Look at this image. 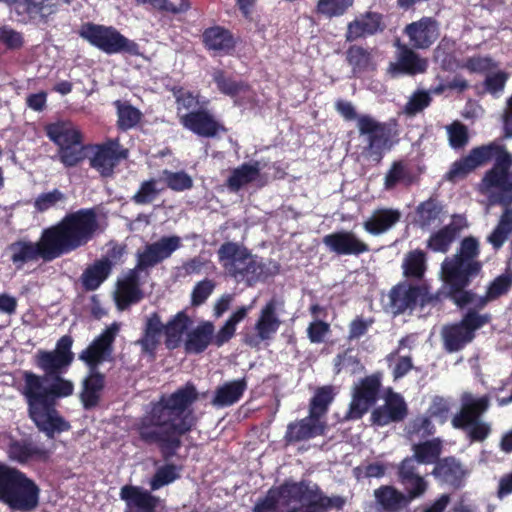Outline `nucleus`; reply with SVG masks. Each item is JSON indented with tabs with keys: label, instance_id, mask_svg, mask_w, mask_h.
<instances>
[{
	"label": "nucleus",
	"instance_id": "nucleus-1",
	"mask_svg": "<svg viewBox=\"0 0 512 512\" xmlns=\"http://www.w3.org/2000/svg\"><path fill=\"white\" fill-rule=\"evenodd\" d=\"M72 345V336L63 335L53 350L39 349L35 353L33 362L42 375L31 370L21 373L22 383L18 390L27 405L28 416L48 438L71 429V424L56 407L59 399L74 393V383L63 377L74 361Z\"/></svg>",
	"mask_w": 512,
	"mask_h": 512
},
{
	"label": "nucleus",
	"instance_id": "nucleus-2",
	"mask_svg": "<svg viewBox=\"0 0 512 512\" xmlns=\"http://www.w3.org/2000/svg\"><path fill=\"white\" fill-rule=\"evenodd\" d=\"M198 392L192 382L151 404V409L134 426L139 440L146 446L158 448L164 461L171 460L182 447V439L197 424L190 407L197 401Z\"/></svg>",
	"mask_w": 512,
	"mask_h": 512
},
{
	"label": "nucleus",
	"instance_id": "nucleus-3",
	"mask_svg": "<svg viewBox=\"0 0 512 512\" xmlns=\"http://www.w3.org/2000/svg\"><path fill=\"white\" fill-rule=\"evenodd\" d=\"M494 160L493 166L488 169L479 184L481 193L498 189L501 193L497 202L501 205L512 204V170H510V152L506 146L498 141L472 148L469 153L455 161L446 174V179L455 181L465 178L476 168L486 165Z\"/></svg>",
	"mask_w": 512,
	"mask_h": 512
},
{
	"label": "nucleus",
	"instance_id": "nucleus-4",
	"mask_svg": "<svg viewBox=\"0 0 512 512\" xmlns=\"http://www.w3.org/2000/svg\"><path fill=\"white\" fill-rule=\"evenodd\" d=\"M45 230L59 258L86 246L99 234L97 210L92 207L68 212Z\"/></svg>",
	"mask_w": 512,
	"mask_h": 512
},
{
	"label": "nucleus",
	"instance_id": "nucleus-5",
	"mask_svg": "<svg viewBox=\"0 0 512 512\" xmlns=\"http://www.w3.org/2000/svg\"><path fill=\"white\" fill-rule=\"evenodd\" d=\"M181 245L179 236H163L158 241L147 244L143 251H138L135 268L130 269L124 279L118 282L119 302L130 305L141 301L143 292L140 288L139 272L169 258Z\"/></svg>",
	"mask_w": 512,
	"mask_h": 512
},
{
	"label": "nucleus",
	"instance_id": "nucleus-6",
	"mask_svg": "<svg viewBox=\"0 0 512 512\" xmlns=\"http://www.w3.org/2000/svg\"><path fill=\"white\" fill-rule=\"evenodd\" d=\"M480 244L473 236L464 237L452 257H446L441 264V275L446 287V297L469 287L483 269V263L478 260Z\"/></svg>",
	"mask_w": 512,
	"mask_h": 512
},
{
	"label": "nucleus",
	"instance_id": "nucleus-7",
	"mask_svg": "<svg viewBox=\"0 0 512 512\" xmlns=\"http://www.w3.org/2000/svg\"><path fill=\"white\" fill-rule=\"evenodd\" d=\"M40 488L21 470L0 461V502L13 511H34L40 502Z\"/></svg>",
	"mask_w": 512,
	"mask_h": 512
},
{
	"label": "nucleus",
	"instance_id": "nucleus-8",
	"mask_svg": "<svg viewBox=\"0 0 512 512\" xmlns=\"http://www.w3.org/2000/svg\"><path fill=\"white\" fill-rule=\"evenodd\" d=\"M217 257L225 274L238 283L245 282L252 286L269 276L265 271V264L238 242L222 243L217 250Z\"/></svg>",
	"mask_w": 512,
	"mask_h": 512
},
{
	"label": "nucleus",
	"instance_id": "nucleus-9",
	"mask_svg": "<svg viewBox=\"0 0 512 512\" xmlns=\"http://www.w3.org/2000/svg\"><path fill=\"white\" fill-rule=\"evenodd\" d=\"M335 109L347 121L357 119L359 134L367 136V145L364 147V152L376 163H380L385 151L392 146L388 125L377 121L370 115L359 116L352 103L346 100H337Z\"/></svg>",
	"mask_w": 512,
	"mask_h": 512
},
{
	"label": "nucleus",
	"instance_id": "nucleus-10",
	"mask_svg": "<svg viewBox=\"0 0 512 512\" xmlns=\"http://www.w3.org/2000/svg\"><path fill=\"white\" fill-rule=\"evenodd\" d=\"M47 137L57 147L60 162L67 168L75 167L85 159L83 134L71 121L59 120L45 126Z\"/></svg>",
	"mask_w": 512,
	"mask_h": 512
},
{
	"label": "nucleus",
	"instance_id": "nucleus-11",
	"mask_svg": "<svg viewBox=\"0 0 512 512\" xmlns=\"http://www.w3.org/2000/svg\"><path fill=\"white\" fill-rule=\"evenodd\" d=\"M277 490L278 496L287 504L308 501L307 507L304 510L300 509V512H325L331 508L340 510L345 504L341 496H326L317 484L310 486L306 481H285Z\"/></svg>",
	"mask_w": 512,
	"mask_h": 512
},
{
	"label": "nucleus",
	"instance_id": "nucleus-12",
	"mask_svg": "<svg viewBox=\"0 0 512 512\" xmlns=\"http://www.w3.org/2000/svg\"><path fill=\"white\" fill-rule=\"evenodd\" d=\"M492 320L490 313H480L474 307L468 308L460 321L446 325L442 329V339L447 352L462 350L476 337V331L489 324Z\"/></svg>",
	"mask_w": 512,
	"mask_h": 512
},
{
	"label": "nucleus",
	"instance_id": "nucleus-13",
	"mask_svg": "<svg viewBox=\"0 0 512 512\" xmlns=\"http://www.w3.org/2000/svg\"><path fill=\"white\" fill-rule=\"evenodd\" d=\"M389 308L393 315H401L414 311L418 306L425 307L435 304L438 296L431 293V287L426 282L414 284L408 280L394 285L388 294Z\"/></svg>",
	"mask_w": 512,
	"mask_h": 512
},
{
	"label": "nucleus",
	"instance_id": "nucleus-14",
	"mask_svg": "<svg viewBox=\"0 0 512 512\" xmlns=\"http://www.w3.org/2000/svg\"><path fill=\"white\" fill-rule=\"evenodd\" d=\"M284 302L272 297L260 309L258 318L254 324L253 331L243 332L242 341L251 348H258L262 342H268L282 325L280 311Z\"/></svg>",
	"mask_w": 512,
	"mask_h": 512
},
{
	"label": "nucleus",
	"instance_id": "nucleus-15",
	"mask_svg": "<svg viewBox=\"0 0 512 512\" xmlns=\"http://www.w3.org/2000/svg\"><path fill=\"white\" fill-rule=\"evenodd\" d=\"M512 288V270L507 269L504 273L494 278L493 281L487 286L484 295H477L468 287H463L462 290L454 292L449 297L457 308L464 309L472 304L479 312L483 310L489 302L497 300L503 295H506Z\"/></svg>",
	"mask_w": 512,
	"mask_h": 512
},
{
	"label": "nucleus",
	"instance_id": "nucleus-16",
	"mask_svg": "<svg viewBox=\"0 0 512 512\" xmlns=\"http://www.w3.org/2000/svg\"><path fill=\"white\" fill-rule=\"evenodd\" d=\"M8 251L10 260L17 269H21L29 262L42 260L47 263L58 258L45 229L42 230L38 241L17 240L8 246Z\"/></svg>",
	"mask_w": 512,
	"mask_h": 512
},
{
	"label": "nucleus",
	"instance_id": "nucleus-17",
	"mask_svg": "<svg viewBox=\"0 0 512 512\" xmlns=\"http://www.w3.org/2000/svg\"><path fill=\"white\" fill-rule=\"evenodd\" d=\"M382 378V372L377 371L360 379L353 387L346 419L359 420L375 405L380 395Z\"/></svg>",
	"mask_w": 512,
	"mask_h": 512
},
{
	"label": "nucleus",
	"instance_id": "nucleus-18",
	"mask_svg": "<svg viewBox=\"0 0 512 512\" xmlns=\"http://www.w3.org/2000/svg\"><path fill=\"white\" fill-rule=\"evenodd\" d=\"M431 475L440 487L457 491L465 486L469 470L455 456H445L436 462Z\"/></svg>",
	"mask_w": 512,
	"mask_h": 512
},
{
	"label": "nucleus",
	"instance_id": "nucleus-19",
	"mask_svg": "<svg viewBox=\"0 0 512 512\" xmlns=\"http://www.w3.org/2000/svg\"><path fill=\"white\" fill-rule=\"evenodd\" d=\"M92 147L94 154L89 161L90 167L105 178L111 177L120 161L127 158L128 151L121 148L118 140L109 139Z\"/></svg>",
	"mask_w": 512,
	"mask_h": 512
},
{
	"label": "nucleus",
	"instance_id": "nucleus-20",
	"mask_svg": "<svg viewBox=\"0 0 512 512\" xmlns=\"http://www.w3.org/2000/svg\"><path fill=\"white\" fill-rule=\"evenodd\" d=\"M118 330V325L112 324L79 354V359L88 366L89 370H99V365L111 357Z\"/></svg>",
	"mask_w": 512,
	"mask_h": 512
},
{
	"label": "nucleus",
	"instance_id": "nucleus-21",
	"mask_svg": "<svg viewBox=\"0 0 512 512\" xmlns=\"http://www.w3.org/2000/svg\"><path fill=\"white\" fill-rule=\"evenodd\" d=\"M179 121L184 128L204 138H215L220 132H227L225 126L206 109H198L180 115Z\"/></svg>",
	"mask_w": 512,
	"mask_h": 512
},
{
	"label": "nucleus",
	"instance_id": "nucleus-22",
	"mask_svg": "<svg viewBox=\"0 0 512 512\" xmlns=\"http://www.w3.org/2000/svg\"><path fill=\"white\" fill-rule=\"evenodd\" d=\"M92 46L108 54L140 55L139 45L123 34H80Z\"/></svg>",
	"mask_w": 512,
	"mask_h": 512
},
{
	"label": "nucleus",
	"instance_id": "nucleus-23",
	"mask_svg": "<svg viewBox=\"0 0 512 512\" xmlns=\"http://www.w3.org/2000/svg\"><path fill=\"white\" fill-rule=\"evenodd\" d=\"M490 399L488 395L474 398L470 393H464L461 398L460 411L451 420L455 429L467 430L469 425L480 420L488 410Z\"/></svg>",
	"mask_w": 512,
	"mask_h": 512
},
{
	"label": "nucleus",
	"instance_id": "nucleus-24",
	"mask_svg": "<svg viewBox=\"0 0 512 512\" xmlns=\"http://www.w3.org/2000/svg\"><path fill=\"white\" fill-rule=\"evenodd\" d=\"M322 241L329 251L337 255L359 256L370 251L369 245L352 231L333 232L325 235Z\"/></svg>",
	"mask_w": 512,
	"mask_h": 512
},
{
	"label": "nucleus",
	"instance_id": "nucleus-25",
	"mask_svg": "<svg viewBox=\"0 0 512 512\" xmlns=\"http://www.w3.org/2000/svg\"><path fill=\"white\" fill-rule=\"evenodd\" d=\"M327 424L310 413L308 416L290 422L284 435V441L288 444H295L301 441H307L325 434Z\"/></svg>",
	"mask_w": 512,
	"mask_h": 512
},
{
	"label": "nucleus",
	"instance_id": "nucleus-26",
	"mask_svg": "<svg viewBox=\"0 0 512 512\" xmlns=\"http://www.w3.org/2000/svg\"><path fill=\"white\" fill-rule=\"evenodd\" d=\"M397 477L408 498L412 500L421 497L428 489V483L418 473V467L413 457H406L399 463Z\"/></svg>",
	"mask_w": 512,
	"mask_h": 512
},
{
	"label": "nucleus",
	"instance_id": "nucleus-27",
	"mask_svg": "<svg viewBox=\"0 0 512 512\" xmlns=\"http://www.w3.org/2000/svg\"><path fill=\"white\" fill-rule=\"evenodd\" d=\"M408 414L407 405L403 397L391 392L383 406H379L372 411L371 420L378 426H386L391 422H400Z\"/></svg>",
	"mask_w": 512,
	"mask_h": 512
},
{
	"label": "nucleus",
	"instance_id": "nucleus-28",
	"mask_svg": "<svg viewBox=\"0 0 512 512\" xmlns=\"http://www.w3.org/2000/svg\"><path fill=\"white\" fill-rule=\"evenodd\" d=\"M120 498L126 503V510L138 512H155L159 498L139 486L124 485L120 490Z\"/></svg>",
	"mask_w": 512,
	"mask_h": 512
},
{
	"label": "nucleus",
	"instance_id": "nucleus-29",
	"mask_svg": "<svg viewBox=\"0 0 512 512\" xmlns=\"http://www.w3.org/2000/svg\"><path fill=\"white\" fill-rule=\"evenodd\" d=\"M104 388L105 375L99 370H89L81 382L79 393L84 410H92L99 405Z\"/></svg>",
	"mask_w": 512,
	"mask_h": 512
},
{
	"label": "nucleus",
	"instance_id": "nucleus-30",
	"mask_svg": "<svg viewBox=\"0 0 512 512\" xmlns=\"http://www.w3.org/2000/svg\"><path fill=\"white\" fill-rule=\"evenodd\" d=\"M164 335V324L161 316L157 312L151 313L146 317L143 333L137 344L145 354L154 356Z\"/></svg>",
	"mask_w": 512,
	"mask_h": 512
},
{
	"label": "nucleus",
	"instance_id": "nucleus-31",
	"mask_svg": "<svg viewBox=\"0 0 512 512\" xmlns=\"http://www.w3.org/2000/svg\"><path fill=\"white\" fill-rule=\"evenodd\" d=\"M215 325L211 321H202L195 328L186 333L184 349L187 354H201L211 344Z\"/></svg>",
	"mask_w": 512,
	"mask_h": 512
},
{
	"label": "nucleus",
	"instance_id": "nucleus-32",
	"mask_svg": "<svg viewBox=\"0 0 512 512\" xmlns=\"http://www.w3.org/2000/svg\"><path fill=\"white\" fill-rule=\"evenodd\" d=\"M402 217L401 212L394 208H378L363 223L366 232L371 235H381L393 228Z\"/></svg>",
	"mask_w": 512,
	"mask_h": 512
},
{
	"label": "nucleus",
	"instance_id": "nucleus-33",
	"mask_svg": "<svg viewBox=\"0 0 512 512\" xmlns=\"http://www.w3.org/2000/svg\"><path fill=\"white\" fill-rule=\"evenodd\" d=\"M377 504L384 512H405L413 501L393 486H381L374 492Z\"/></svg>",
	"mask_w": 512,
	"mask_h": 512
},
{
	"label": "nucleus",
	"instance_id": "nucleus-34",
	"mask_svg": "<svg viewBox=\"0 0 512 512\" xmlns=\"http://www.w3.org/2000/svg\"><path fill=\"white\" fill-rule=\"evenodd\" d=\"M246 390L245 377L225 382L216 388L211 404L218 408L230 407L242 398Z\"/></svg>",
	"mask_w": 512,
	"mask_h": 512
},
{
	"label": "nucleus",
	"instance_id": "nucleus-35",
	"mask_svg": "<svg viewBox=\"0 0 512 512\" xmlns=\"http://www.w3.org/2000/svg\"><path fill=\"white\" fill-rule=\"evenodd\" d=\"M261 166L259 161L243 163L231 171L225 185L229 191L237 193L244 186L254 182L260 175Z\"/></svg>",
	"mask_w": 512,
	"mask_h": 512
},
{
	"label": "nucleus",
	"instance_id": "nucleus-36",
	"mask_svg": "<svg viewBox=\"0 0 512 512\" xmlns=\"http://www.w3.org/2000/svg\"><path fill=\"white\" fill-rule=\"evenodd\" d=\"M191 319L185 311H179L164 324L165 346L174 350L180 346L182 336L187 332Z\"/></svg>",
	"mask_w": 512,
	"mask_h": 512
},
{
	"label": "nucleus",
	"instance_id": "nucleus-37",
	"mask_svg": "<svg viewBox=\"0 0 512 512\" xmlns=\"http://www.w3.org/2000/svg\"><path fill=\"white\" fill-rule=\"evenodd\" d=\"M113 263L107 258L96 260L81 275V282L86 291H94L108 278Z\"/></svg>",
	"mask_w": 512,
	"mask_h": 512
},
{
	"label": "nucleus",
	"instance_id": "nucleus-38",
	"mask_svg": "<svg viewBox=\"0 0 512 512\" xmlns=\"http://www.w3.org/2000/svg\"><path fill=\"white\" fill-rule=\"evenodd\" d=\"M399 46L398 61L393 65L394 70L403 74L416 75L424 73L427 70V61L421 59L414 51L405 45H400L399 39H396Z\"/></svg>",
	"mask_w": 512,
	"mask_h": 512
},
{
	"label": "nucleus",
	"instance_id": "nucleus-39",
	"mask_svg": "<svg viewBox=\"0 0 512 512\" xmlns=\"http://www.w3.org/2000/svg\"><path fill=\"white\" fill-rule=\"evenodd\" d=\"M401 268L407 280L422 281L427 271V254L421 249L407 252Z\"/></svg>",
	"mask_w": 512,
	"mask_h": 512
},
{
	"label": "nucleus",
	"instance_id": "nucleus-40",
	"mask_svg": "<svg viewBox=\"0 0 512 512\" xmlns=\"http://www.w3.org/2000/svg\"><path fill=\"white\" fill-rule=\"evenodd\" d=\"M460 231V226L449 223L430 235L426 247L433 252L447 253Z\"/></svg>",
	"mask_w": 512,
	"mask_h": 512
},
{
	"label": "nucleus",
	"instance_id": "nucleus-41",
	"mask_svg": "<svg viewBox=\"0 0 512 512\" xmlns=\"http://www.w3.org/2000/svg\"><path fill=\"white\" fill-rule=\"evenodd\" d=\"M412 450L414 452L412 457L416 464H434L435 466L436 462L442 459L443 442L438 437L433 438L414 444Z\"/></svg>",
	"mask_w": 512,
	"mask_h": 512
},
{
	"label": "nucleus",
	"instance_id": "nucleus-42",
	"mask_svg": "<svg viewBox=\"0 0 512 512\" xmlns=\"http://www.w3.org/2000/svg\"><path fill=\"white\" fill-rule=\"evenodd\" d=\"M251 306H241L234 311L229 318L226 320L224 325L213 334V345L217 348L222 347L228 343L236 333V326L240 323L248 314Z\"/></svg>",
	"mask_w": 512,
	"mask_h": 512
},
{
	"label": "nucleus",
	"instance_id": "nucleus-43",
	"mask_svg": "<svg viewBox=\"0 0 512 512\" xmlns=\"http://www.w3.org/2000/svg\"><path fill=\"white\" fill-rule=\"evenodd\" d=\"M212 78L219 92L232 98L247 92L250 88L248 83L227 75L223 69H215L212 73Z\"/></svg>",
	"mask_w": 512,
	"mask_h": 512
},
{
	"label": "nucleus",
	"instance_id": "nucleus-44",
	"mask_svg": "<svg viewBox=\"0 0 512 512\" xmlns=\"http://www.w3.org/2000/svg\"><path fill=\"white\" fill-rule=\"evenodd\" d=\"M383 30L382 14L373 11L360 14L347 25V32H382Z\"/></svg>",
	"mask_w": 512,
	"mask_h": 512
},
{
	"label": "nucleus",
	"instance_id": "nucleus-45",
	"mask_svg": "<svg viewBox=\"0 0 512 512\" xmlns=\"http://www.w3.org/2000/svg\"><path fill=\"white\" fill-rule=\"evenodd\" d=\"M500 219L488 236V242L493 246L494 249L498 250L503 246L509 235L512 233V208L510 205H506Z\"/></svg>",
	"mask_w": 512,
	"mask_h": 512
},
{
	"label": "nucleus",
	"instance_id": "nucleus-46",
	"mask_svg": "<svg viewBox=\"0 0 512 512\" xmlns=\"http://www.w3.org/2000/svg\"><path fill=\"white\" fill-rule=\"evenodd\" d=\"M205 48L216 55H228L234 50L236 40L233 34H202Z\"/></svg>",
	"mask_w": 512,
	"mask_h": 512
},
{
	"label": "nucleus",
	"instance_id": "nucleus-47",
	"mask_svg": "<svg viewBox=\"0 0 512 512\" xmlns=\"http://www.w3.org/2000/svg\"><path fill=\"white\" fill-rule=\"evenodd\" d=\"M114 105L117 109V127L122 131H127L135 127L142 118V113L139 109L131 105L129 102H122L116 100Z\"/></svg>",
	"mask_w": 512,
	"mask_h": 512
},
{
	"label": "nucleus",
	"instance_id": "nucleus-48",
	"mask_svg": "<svg viewBox=\"0 0 512 512\" xmlns=\"http://www.w3.org/2000/svg\"><path fill=\"white\" fill-rule=\"evenodd\" d=\"M333 399L334 391L332 386L318 388L310 400L309 413L322 420L327 414L329 405L332 403Z\"/></svg>",
	"mask_w": 512,
	"mask_h": 512
},
{
	"label": "nucleus",
	"instance_id": "nucleus-49",
	"mask_svg": "<svg viewBox=\"0 0 512 512\" xmlns=\"http://www.w3.org/2000/svg\"><path fill=\"white\" fill-rule=\"evenodd\" d=\"M9 453L12 459L20 463H26L33 458L43 459L47 456L46 450L32 443L20 441H15L10 444Z\"/></svg>",
	"mask_w": 512,
	"mask_h": 512
},
{
	"label": "nucleus",
	"instance_id": "nucleus-50",
	"mask_svg": "<svg viewBox=\"0 0 512 512\" xmlns=\"http://www.w3.org/2000/svg\"><path fill=\"white\" fill-rule=\"evenodd\" d=\"M346 59L352 67L354 75L367 71L372 65V57L369 51L360 46H350L346 52Z\"/></svg>",
	"mask_w": 512,
	"mask_h": 512
},
{
	"label": "nucleus",
	"instance_id": "nucleus-51",
	"mask_svg": "<svg viewBox=\"0 0 512 512\" xmlns=\"http://www.w3.org/2000/svg\"><path fill=\"white\" fill-rule=\"evenodd\" d=\"M355 0H318L315 13L319 16L331 19L344 15L353 6Z\"/></svg>",
	"mask_w": 512,
	"mask_h": 512
},
{
	"label": "nucleus",
	"instance_id": "nucleus-52",
	"mask_svg": "<svg viewBox=\"0 0 512 512\" xmlns=\"http://www.w3.org/2000/svg\"><path fill=\"white\" fill-rule=\"evenodd\" d=\"M442 213V206L435 198H429L421 202L417 209V222L424 228L433 224Z\"/></svg>",
	"mask_w": 512,
	"mask_h": 512
},
{
	"label": "nucleus",
	"instance_id": "nucleus-53",
	"mask_svg": "<svg viewBox=\"0 0 512 512\" xmlns=\"http://www.w3.org/2000/svg\"><path fill=\"white\" fill-rule=\"evenodd\" d=\"M180 468L173 463H166L159 467L150 480V488L152 491H156L165 485H168L177 480Z\"/></svg>",
	"mask_w": 512,
	"mask_h": 512
},
{
	"label": "nucleus",
	"instance_id": "nucleus-54",
	"mask_svg": "<svg viewBox=\"0 0 512 512\" xmlns=\"http://www.w3.org/2000/svg\"><path fill=\"white\" fill-rule=\"evenodd\" d=\"M163 180L166 183L167 188L175 192H182L190 190L193 187L192 177L185 171H171L164 169L162 171Z\"/></svg>",
	"mask_w": 512,
	"mask_h": 512
},
{
	"label": "nucleus",
	"instance_id": "nucleus-55",
	"mask_svg": "<svg viewBox=\"0 0 512 512\" xmlns=\"http://www.w3.org/2000/svg\"><path fill=\"white\" fill-rule=\"evenodd\" d=\"M449 145L453 149H463L469 142L468 128L456 120L446 127Z\"/></svg>",
	"mask_w": 512,
	"mask_h": 512
},
{
	"label": "nucleus",
	"instance_id": "nucleus-56",
	"mask_svg": "<svg viewBox=\"0 0 512 512\" xmlns=\"http://www.w3.org/2000/svg\"><path fill=\"white\" fill-rule=\"evenodd\" d=\"M436 428L429 415H418L412 419L407 426V433L421 438H427L434 435Z\"/></svg>",
	"mask_w": 512,
	"mask_h": 512
},
{
	"label": "nucleus",
	"instance_id": "nucleus-57",
	"mask_svg": "<svg viewBox=\"0 0 512 512\" xmlns=\"http://www.w3.org/2000/svg\"><path fill=\"white\" fill-rule=\"evenodd\" d=\"M157 181L153 178L145 180L140 184L138 191L132 196L131 200L137 205H147L152 203L159 195Z\"/></svg>",
	"mask_w": 512,
	"mask_h": 512
},
{
	"label": "nucleus",
	"instance_id": "nucleus-58",
	"mask_svg": "<svg viewBox=\"0 0 512 512\" xmlns=\"http://www.w3.org/2000/svg\"><path fill=\"white\" fill-rule=\"evenodd\" d=\"M432 102L430 93L425 90H416L404 106V113L408 116H415L429 107Z\"/></svg>",
	"mask_w": 512,
	"mask_h": 512
},
{
	"label": "nucleus",
	"instance_id": "nucleus-59",
	"mask_svg": "<svg viewBox=\"0 0 512 512\" xmlns=\"http://www.w3.org/2000/svg\"><path fill=\"white\" fill-rule=\"evenodd\" d=\"M172 92L175 98L177 113L179 116L182 109L189 111L196 108L199 104L198 95H195L193 92L188 91L183 87H174Z\"/></svg>",
	"mask_w": 512,
	"mask_h": 512
},
{
	"label": "nucleus",
	"instance_id": "nucleus-60",
	"mask_svg": "<svg viewBox=\"0 0 512 512\" xmlns=\"http://www.w3.org/2000/svg\"><path fill=\"white\" fill-rule=\"evenodd\" d=\"M189 0H159V5L155 8L170 13L177 20L181 21L182 16L190 10Z\"/></svg>",
	"mask_w": 512,
	"mask_h": 512
},
{
	"label": "nucleus",
	"instance_id": "nucleus-61",
	"mask_svg": "<svg viewBox=\"0 0 512 512\" xmlns=\"http://www.w3.org/2000/svg\"><path fill=\"white\" fill-rule=\"evenodd\" d=\"M373 323L374 319L371 317L365 318L362 315L356 316L348 326L347 339L349 341L359 340L367 334Z\"/></svg>",
	"mask_w": 512,
	"mask_h": 512
},
{
	"label": "nucleus",
	"instance_id": "nucleus-62",
	"mask_svg": "<svg viewBox=\"0 0 512 512\" xmlns=\"http://www.w3.org/2000/svg\"><path fill=\"white\" fill-rule=\"evenodd\" d=\"M409 172L402 161H394L385 175V189H393L399 182L405 180Z\"/></svg>",
	"mask_w": 512,
	"mask_h": 512
},
{
	"label": "nucleus",
	"instance_id": "nucleus-63",
	"mask_svg": "<svg viewBox=\"0 0 512 512\" xmlns=\"http://www.w3.org/2000/svg\"><path fill=\"white\" fill-rule=\"evenodd\" d=\"M451 410L450 402L442 396H434L428 408V415L431 418L438 419L440 423H445Z\"/></svg>",
	"mask_w": 512,
	"mask_h": 512
},
{
	"label": "nucleus",
	"instance_id": "nucleus-64",
	"mask_svg": "<svg viewBox=\"0 0 512 512\" xmlns=\"http://www.w3.org/2000/svg\"><path fill=\"white\" fill-rule=\"evenodd\" d=\"M280 500L277 488H271L266 496L255 504L253 512H277Z\"/></svg>",
	"mask_w": 512,
	"mask_h": 512
}]
</instances>
